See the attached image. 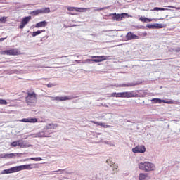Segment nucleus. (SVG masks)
Listing matches in <instances>:
<instances>
[{
	"label": "nucleus",
	"instance_id": "36",
	"mask_svg": "<svg viewBox=\"0 0 180 180\" xmlns=\"http://www.w3.org/2000/svg\"><path fill=\"white\" fill-rule=\"evenodd\" d=\"M0 105H8V102L6 100L0 99Z\"/></svg>",
	"mask_w": 180,
	"mask_h": 180
},
{
	"label": "nucleus",
	"instance_id": "1",
	"mask_svg": "<svg viewBox=\"0 0 180 180\" xmlns=\"http://www.w3.org/2000/svg\"><path fill=\"white\" fill-rule=\"evenodd\" d=\"M138 167L144 172H151L155 171V165L151 162H141L138 164Z\"/></svg>",
	"mask_w": 180,
	"mask_h": 180
},
{
	"label": "nucleus",
	"instance_id": "10",
	"mask_svg": "<svg viewBox=\"0 0 180 180\" xmlns=\"http://www.w3.org/2000/svg\"><path fill=\"white\" fill-rule=\"evenodd\" d=\"M126 39L127 40H139L140 37L134 34L133 32H128L126 35Z\"/></svg>",
	"mask_w": 180,
	"mask_h": 180
},
{
	"label": "nucleus",
	"instance_id": "39",
	"mask_svg": "<svg viewBox=\"0 0 180 180\" xmlns=\"http://www.w3.org/2000/svg\"><path fill=\"white\" fill-rule=\"evenodd\" d=\"M20 122H23L24 123H29V118H23L20 120Z\"/></svg>",
	"mask_w": 180,
	"mask_h": 180
},
{
	"label": "nucleus",
	"instance_id": "26",
	"mask_svg": "<svg viewBox=\"0 0 180 180\" xmlns=\"http://www.w3.org/2000/svg\"><path fill=\"white\" fill-rule=\"evenodd\" d=\"M13 157H15L14 153H7L4 155V158H13Z\"/></svg>",
	"mask_w": 180,
	"mask_h": 180
},
{
	"label": "nucleus",
	"instance_id": "24",
	"mask_svg": "<svg viewBox=\"0 0 180 180\" xmlns=\"http://www.w3.org/2000/svg\"><path fill=\"white\" fill-rule=\"evenodd\" d=\"M29 160H32V161H41V160H43V159L40 157L30 158L25 159V161H29Z\"/></svg>",
	"mask_w": 180,
	"mask_h": 180
},
{
	"label": "nucleus",
	"instance_id": "32",
	"mask_svg": "<svg viewBox=\"0 0 180 180\" xmlns=\"http://www.w3.org/2000/svg\"><path fill=\"white\" fill-rule=\"evenodd\" d=\"M162 102L164 103H167L169 105H172V103H174V101H172V100H169V101L163 100Z\"/></svg>",
	"mask_w": 180,
	"mask_h": 180
},
{
	"label": "nucleus",
	"instance_id": "16",
	"mask_svg": "<svg viewBox=\"0 0 180 180\" xmlns=\"http://www.w3.org/2000/svg\"><path fill=\"white\" fill-rule=\"evenodd\" d=\"M47 26V22L41 21L36 24L35 27H46Z\"/></svg>",
	"mask_w": 180,
	"mask_h": 180
},
{
	"label": "nucleus",
	"instance_id": "23",
	"mask_svg": "<svg viewBox=\"0 0 180 180\" xmlns=\"http://www.w3.org/2000/svg\"><path fill=\"white\" fill-rule=\"evenodd\" d=\"M34 137L41 138V137H46V136L44 135V132L42 131L37 132V134H35Z\"/></svg>",
	"mask_w": 180,
	"mask_h": 180
},
{
	"label": "nucleus",
	"instance_id": "50",
	"mask_svg": "<svg viewBox=\"0 0 180 180\" xmlns=\"http://www.w3.org/2000/svg\"><path fill=\"white\" fill-rule=\"evenodd\" d=\"M41 123H44V121H41Z\"/></svg>",
	"mask_w": 180,
	"mask_h": 180
},
{
	"label": "nucleus",
	"instance_id": "17",
	"mask_svg": "<svg viewBox=\"0 0 180 180\" xmlns=\"http://www.w3.org/2000/svg\"><path fill=\"white\" fill-rule=\"evenodd\" d=\"M42 131H44V135L45 137H50V134H51V131L49 129H47L46 127L42 129Z\"/></svg>",
	"mask_w": 180,
	"mask_h": 180
},
{
	"label": "nucleus",
	"instance_id": "41",
	"mask_svg": "<svg viewBox=\"0 0 180 180\" xmlns=\"http://www.w3.org/2000/svg\"><path fill=\"white\" fill-rule=\"evenodd\" d=\"M167 8H172V9H176L177 11L180 10V7H175L172 6H168Z\"/></svg>",
	"mask_w": 180,
	"mask_h": 180
},
{
	"label": "nucleus",
	"instance_id": "5",
	"mask_svg": "<svg viewBox=\"0 0 180 180\" xmlns=\"http://www.w3.org/2000/svg\"><path fill=\"white\" fill-rule=\"evenodd\" d=\"M33 168H36V167H33L32 164L30 165H22L20 166H16L15 169L17 172H19V171H23L25 169H33Z\"/></svg>",
	"mask_w": 180,
	"mask_h": 180
},
{
	"label": "nucleus",
	"instance_id": "2",
	"mask_svg": "<svg viewBox=\"0 0 180 180\" xmlns=\"http://www.w3.org/2000/svg\"><path fill=\"white\" fill-rule=\"evenodd\" d=\"M25 102L30 106L36 105L37 102V94L33 91H27V96L25 97Z\"/></svg>",
	"mask_w": 180,
	"mask_h": 180
},
{
	"label": "nucleus",
	"instance_id": "43",
	"mask_svg": "<svg viewBox=\"0 0 180 180\" xmlns=\"http://www.w3.org/2000/svg\"><path fill=\"white\" fill-rule=\"evenodd\" d=\"M173 51H175L176 53H179V51H180V47H178V48H176V49H173Z\"/></svg>",
	"mask_w": 180,
	"mask_h": 180
},
{
	"label": "nucleus",
	"instance_id": "31",
	"mask_svg": "<svg viewBox=\"0 0 180 180\" xmlns=\"http://www.w3.org/2000/svg\"><path fill=\"white\" fill-rule=\"evenodd\" d=\"M146 27L148 29H155V24H148Z\"/></svg>",
	"mask_w": 180,
	"mask_h": 180
},
{
	"label": "nucleus",
	"instance_id": "12",
	"mask_svg": "<svg viewBox=\"0 0 180 180\" xmlns=\"http://www.w3.org/2000/svg\"><path fill=\"white\" fill-rule=\"evenodd\" d=\"M150 179V177L148 175V174H147V173H141V174H139V180H148Z\"/></svg>",
	"mask_w": 180,
	"mask_h": 180
},
{
	"label": "nucleus",
	"instance_id": "48",
	"mask_svg": "<svg viewBox=\"0 0 180 180\" xmlns=\"http://www.w3.org/2000/svg\"><path fill=\"white\" fill-rule=\"evenodd\" d=\"M147 22H153V19H151V18H148Z\"/></svg>",
	"mask_w": 180,
	"mask_h": 180
},
{
	"label": "nucleus",
	"instance_id": "14",
	"mask_svg": "<svg viewBox=\"0 0 180 180\" xmlns=\"http://www.w3.org/2000/svg\"><path fill=\"white\" fill-rule=\"evenodd\" d=\"M5 53L7 56H18V51L15 49L5 51Z\"/></svg>",
	"mask_w": 180,
	"mask_h": 180
},
{
	"label": "nucleus",
	"instance_id": "8",
	"mask_svg": "<svg viewBox=\"0 0 180 180\" xmlns=\"http://www.w3.org/2000/svg\"><path fill=\"white\" fill-rule=\"evenodd\" d=\"M136 85H139V84H137L136 82L124 83V84H117L115 86L117 88H129V87H131V86H136Z\"/></svg>",
	"mask_w": 180,
	"mask_h": 180
},
{
	"label": "nucleus",
	"instance_id": "45",
	"mask_svg": "<svg viewBox=\"0 0 180 180\" xmlns=\"http://www.w3.org/2000/svg\"><path fill=\"white\" fill-rule=\"evenodd\" d=\"M113 171H114V173H112V174H115V172H117V166H115L113 167Z\"/></svg>",
	"mask_w": 180,
	"mask_h": 180
},
{
	"label": "nucleus",
	"instance_id": "49",
	"mask_svg": "<svg viewBox=\"0 0 180 180\" xmlns=\"http://www.w3.org/2000/svg\"><path fill=\"white\" fill-rule=\"evenodd\" d=\"M94 143H100V141H95Z\"/></svg>",
	"mask_w": 180,
	"mask_h": 180
},
{
	"label": "nucleus",
	"instance_id": "35",
	"mask_svg": "<svg viewBox=\"0 0 180 180\" xmlns=\"http://www.w3.org/2000/svg\"><path fill=\"white\" fill-rule=\"evenodd\" d=\"M139 20H141V22H147V20H148V18H144V17H141L139 18Z\"/></svg>",
	"mask_w": 180,
	"mask_h": 180
},
{
	"label": "nucleus",
	"instance_id": "51",
	"mask_svg": "<svg viewBox=\"0 0 180 180\" xmlns=\"http://www.w3.org/2000/svg\"><path fill=\"white\" fill-rule=\"evenodd\" d=\"M106 162H109V160H107Z\"/></svg>",
	"mask_w": 180,
	"mask_h": 180
},
{
	"label": "nucleus",
	"instance_id": "11",
	"mask_svg": "<svg viewBox=\"0 0 180 180\" xmlns=\"http://www.w3.org/2000/svg\"><path fill=\"white\" fill-rule=\"evenodd\" d=\"M76 11V12H86L88 11V8H78V7H68V11L70 12H72L73 11Z\"/></svg>",
	"mask_w": 180,
	"mask_h": 180
},
{
	"label": "nucleus",
	"instance_id": "19",
	"mask_svg": "<svg viewBox=\"0 0 180 180\" xmlns=\"http://www.w3.org/2000/svg\"><path fill=\"white\" fill-rule=\"evenodd\" d=\"M112 15V19H114V20H117L118 22H120V20H122L121 14L113 13Z\"/></svg>",
	"mask_w": 180,
	"mask_h": 180
},
{
	"label": "nucleus",
	"instance_id": "25",
	"mask_svg": "<svg viewBox=\"0 0 180 180\" xmlns=\"http://www.w3.org/2000/svg\"><path fill=\"white\" fill-rule=\"evenodd\" d=\"M92 123H94V124H97L98 126H102L103 127H109V125H105L102 122H98L95 121H91Z\"/></svg>",
	"mask_w": 180,
	"mask_h": 180
},
{
	"label": "nucleus",
	"instance_id": "27",
	"mask_svg": "<svg viewBox=\"0 0 180 180\" xmlns=\"http://www.w3.org/2000/svg\"><path fill=\"white\" fill-rule=\"evenodd\" d=\"M31 13L33 14L34 16H37V15L41 14L40 9L35 10V11H32Z\"/></svg>",
	"mask_w": 180,
	"mask_h": 180
},
{
	"label": "nucleus",
	"instance_id": "44",
	"mask_svg": "<svg viewBox=\"0 0 180 180\" xmlns=\"http://www.w3.org/2000/svg\"><path fill=\"white\" fill-rule=\"evenodd\" d=\"M63 171H64V169H63V170H62V169H58V170H57V171H53V172H60V174H63Z\"/></svg>",
	"mask_w": 180,
	"mask_h": 180
},
{
	"label": "nucleus",
	"instance_id": "42",
	"mask_svg": "<svg viewBox=\"0 0 180 180\" xmlns=\"http://www.w3.org/2000/svg\"><path fill=\"white\" fill-rule=\"evenodd\" d=\"M159 11H171V9H168L165 8H159Z\"/></svg>",
	"mask_w": 180,
	"mask_h": 180
},
{
	"label": "nucleus",
	"instance_id": "3",
	"mask_svg": "<svg viewBox=\"0 0 180 180\" xmlns=\"http://www.w3.org/2000/svg\"><path fill=\"white\" fill-rule=\"evenodd\" d=\"M137 95L134 91L111 94L112 98H136Z\"/></svg>",
	"mask_w": 180,
	"mask_h": 180
},
{
	"label": "nucleus",
	"instance_id": "28",
	"mask_svg": "<svg viewBox=\"0 0 180 180\" xmlns=\"http://www.w3.org/2000/svg\"><path fill=\"white\" fill-rule=\"evenodd\" d=\"M164 24L155 23V29H162Z\"/></svg>",
	"mask_w": 180,
	"mask_h": 180
},
{
	"label": "nucleus",
	"instance_id": "46",
	"mask_svg": "<svg viewBox=\"0 0 180 180\" xmlns=\"http://www.w3.org/2000/svg\"><path fill=\"white\" fill-rule=\"evenodd\" d=\"M151 11H160V7H155Z\"/></svg>",
	"mask_w": 180,
	"mask_h": 180
},
{
	"label": "nucleus",
	"instance_id": "30",
	"mask_svg": "<svg viewBox=\"0 0 180 180\" xmlns=\"http://www.w3.org/2000/svg\"><path fill=\"white\" fill-rule=\"evenodd\" d=\"M152 101L154 102L155 103H161L162 102V100L160 98H153L152 99Z\"/></svg>",
	"mask_w": 180,
	"mask_h": 180
},
{
	"label": "nucleus",
	"instance_id": "4",
	"mask_svg": "<svg viewBox=\"0 0 180 180\" xmlns=\"http://www.w3.org/2000/svg\"><path fill=\"white\" fill-rule=\"evenodd\" d=\"M49 98H50V99L51 101H56V102H60V101H71L72 99H74V97H72V96H56V97H53V96H49Z\"/></svg>",
	"mask_w": 180,
	"mask_h": 180
},
{
	"label": "nucleus",
	"instance_id": "20",
	"mask_svg": "<svg viewBox=\"0 0 180 180\" xmlns=\"http://www.w3.org/2000/svg\"><path fill=\"white\" fill-rule=\"evenodd\" d=\"M46 32V30H38L32 32V37H36V36H39V34H41V33H43Z\"/></svg>",
	"mask_w": 180,
	"mask_h": 180
},
{
	"label": "nucleus",
	"instance_id": "7",
	"mask_svg": "<svg viewBox=\"0 0 180 180\" xmlns=\"http://www.w3.org/2000/svg\"><path fill=\"white\" fill-rule=\"evenodd\" d=\"M32 20V16L24 17L21 20V24L19 26V29H23L26 25H27L28 22H30Z\"/></svg>",
	"mask_w": 180,
	"mask_h": 180
},
{
	"label": "nucleus",
	"instance_id": "22",
	"mask_svg": "<svg viewBox=\"0 0 180 180\" xmlns=\"http://www.w3.org/2000/svg\"><path fill=\"white\" fill-rule=\"evenodd\" d=\"M33 146L32 144L29 143H23L22 141H21V145H20V148H27L29 147H32Z\"/></svg>",
	"mask_w": 180,
	"mask_h": 180
},
{
	"label": "nucleus",
	"instance_id": "37",
	"mask_svg": "<svg viewBox=\"0 0 180 180\" xmlns=\"http://www.w3.org/2000/svg\"><path fill=\"white\" fill-rule=\"evenodd\" d=\"M105 144H108V146H110V147H115V143L110 141H105Z\"/></svg>",
	"mask_w": 180,
	"mask_h": 180
},
{
	"label": "nucleus",
	"instance_id": "13",
	"mask_svg": "<svg viewBox=\"0 0 180 180\" xmlns=\"http://www.w3.org/2000/svg\"><path fill=\"white\" fill-rule=\"evenodd\" d=\"M13 172H16V167H11L8 169H4L2 171V174H13Z\"/></svg>",
	"mask_w": 180,
	"mask_h": 180
},
{
	"label": "nucleus",
	"instance_id": "52",
	"mask_svg": "<svg viewBox=\"0 0 180 180\" xmlns=\"http://www.w3.org/2000/svg\"><path fill=\"white\" fill-rule=\"evenodd\" d=\"M157 60H158V61H160V59H158Z\"/></svg>",
	"mask_w": 180,
	"mask_h": 180
},
{
	"label": "nucleus",
	"instance_id": "38",
	"mask_svg": "<svg viewBox=\"0 0 180 180\" xmlns=\"http://www.w3.org/2000/svg\"><path fill=\"white\" fill-rule=\"evenodd\" d=\"M129 14L126 13H121V20L124 19V18H126L127 16H128Z\"/></svg>",
	"mask_w": 180,
	"mask_h": 180
},
{
	"label": "nucleus",
	"instance_id": "18",
	"mask_svg": "<svg viewBox=\"0 0 180 180\" xmlns=\"http://www.w3.org/2000/svg\"><path fill=\"white\" fill-rule=\"evenodd\" d=\"M21 143L22 140L15 141L11 143V147H18V146L20 147Z\"/></svg>",
	"mask_w": 180,
	"mask_h": 180
},
{
	"label": "nucleus",
	"instance_id": "47",
	"mask_svg": "<svg viewBox=\"0 0 180 180\" xmlns=\"http://www.w3.org/2000/svg\"><path fill=\"white\" fill-rule=\"evenodd\" d=\"M6 37L5 38H0V42H2L4 41V40H6Z\"/></svg>",
	"mask_w": 180,
	"mask_h": 180
},
{
	"label": "nucleus",
	"instance_id": "6",
	"mask_svg": "<svg viewBox=\"0 0 180 180\" xmlns=\"http://www.w3.org/2000/svg\"><path fill=\"white\" fill-rule=\"evenodd\" d=\"M106 56H92V58L96 59H87L86 63H102L104 60H106Z\"/></svg>",
	"mask_w": 180,
	"mask_h": 180
},
{
	"label": "nucleus",
	"instance_id": "21",
	"mask_svg": "<svg viewBox=\"0 0 180 180\" xmlns=\"http://www.w3.org/2000/svg\"><path fill=\"white\" fill-rule=\"evenodd\" d=\"M39 11L41 12V14H43V13H50V8H49V7L39 9Z\"/></svg>",
	"mask_w": 180,
	"mask_h": 180
},
{
	"label": "nucleus",
	"instance_id": "15",
	"mask_svg": "<svg viewBox=\"0 0 180 180\" xmlns=\"http://www.w3.org/2000/svg\"><path fill=\"white\" fill-rule=\"evenodd\" d=\"M45 127L50 130V129H54L57 127H58V124L56 123H49L45 126Z\"/></svg>",
	"mask_w": 180,
	"mask_h": 180
},
{
	"label": "nucleus",
	"instance_id": "34",
	"mask_svg": "<svg viewBox=\"0 0 180 180\" xmlns=\"http://www.w3.org/2000/svg\"><path fill=\"white\" fill-rule=\"evenodd\" d=\"M95 12H99L101 11H103L104 9H106V8H94Z\"/></svg>",
	"mask_w": 180,
	"mask_h": 180
},
{
	"label": "nucleus",
	"instance_id": "40",
	"mask_svg": "<svg viewBox=\"0 0 180 180\" xmlns=\"http://www.w3.org/2000/svg\"><path fill=\"white\" fill-rule=\"evenodd\" d=\"M0 22H2L3 23H5V22H6V17L0 18Z\"/></svg>",
	"mask_w": 180,
	"mask_h": 180
},
{
	"label": "nucleus",
	"instance_id": "9",
	"mask_svg": "<svg viewBox=\"0 0 180 180\" xmlns=\"http://www.w3.org/2000/svg\"><path fill=\"white\" fill-rule=\"evenodd\" d=\"M132 153H146V146H139L132 148Z\"/></svg>",
	"mask_w": 180,
	"mask_h": 180
},
{
	"label": "nucleus",
	"instance_id": "33",
	"mask_svg": "<svg viewBox=\"0 0 180 180\" xmlns=\"http://www.w3.org/2000/svg\"><path fill=\"white\" fill-rule=\"evenodd\" d=\"M57 84L56 83H49L46 85L47 88H53V86H56Z\"/></svg>",
	"mask_w": 180,
	"mask_h": 180
},
{
	"label": "nucleus",
	"instance_id": "29",
	"mask_svg": "<svg viewBox=\"0 0 180 180\" xmlns=\"http://www.w3.org/2000/svg\"><path fill=\"white\" fill-rule=\"evenodd\" d=\"M28 123H37V118H28Z\"/></svg>",
	"mask_w": 180,
	"mask_h": 180
}]
</instances>
